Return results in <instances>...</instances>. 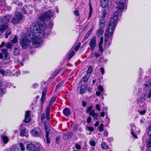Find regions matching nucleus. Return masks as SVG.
Masks as SVG:
<instances>
[{
    "label": "nucleus",
    "mask_w": 151,
    "mask_h": 151,
    "mask_svg": "<svg viewBox=\"0 0 151 151\" xmlns=\"http://www.w3.org/2000/svg\"><path fill=\"white\" fill-rule=\"evenodd\" d=\"M5 47L8 48H10L12 46V45L9 42H7L6 44H5Z\"/></svg>",
    "instance_id": "40"
},
{
    "label": "nucleus",
    "mask_w": 151,
    "mask_h": 151,
    "mask_svg": "<svg viewBox=\"0 0 151 151\" xmlns=\"http://www.w3.org/2000/svg\"><path fill=\"white\" fill-rule=\"evenodd\" d=\"M42 133V130L37 127L31 130L30 131L32 135L35 137H40Z\"/></svg>",
    "instance_id": "6"
},
{
    "label": "nucleus",
    "mask_w": 151,
    "mask_h": 151,
    "mask_svg": "<svg viewBox=\"0 0 151 151\" xmlns=\"http://www.w3.org/2000/svg\"><path fill=\"white\" fill-rule=\"evenodd\" d=\"M19 146L20 147L21 150L22 151H24L25 150V147L24 146L22 143L19 144Z\"/></svg>",
    "instance_id": "48"
},
{
    "label": "nucleus",
    "mask_w": 151,
    "mask_h": 151,
    "mask_svg": "<svg viewBox=\"0 0 151 151\" xmlns=\"http://www.w3.org/2000/svg\"><path fill=\"white\" fill-rule=\"evenodd\" d=\"M48 121H47V122H45L44 123L45 129L46 132V137L47 142V143H49L50 142V141L49 138V135L50 132V129L49 124L48 122Z\"/></svg>",
    "instance_id": "7"
},
{
    "label": "nucleus",
    "mask_w": 151,
    "mask_h": 151,
    "mask_svg": "<svg viewBox=\"0 0 151 151\" xmlns=\"http://www.w3.org/2000/svg\"><path fill=\"white\" fill-rule=\"evenodd\" d=\"M145 99L139 98L137 100L138 104L140 106L144 107V108H146V104L145 102Z\"/></svg>",
    "instance_id": "11"
},
{
    "label": "nucleus",
    "mask_w": 151,
    "mask_h": 151,
    "mask_svg": "<svg viewBox=\"0 0 151 151\" xmlns=\"http://www.w3.org/2000/svg\"><path fill=\"white\" fill-rule=\"evenodd\" d=\"M140 98L143 99H145L146 98V92L143 93L141 96Z\"/></svg>",
    "instance_id": "62"
},
{
    "label": "nucleus",
    "mask_w": 151,
    "mask_h": 151,
    "mask_svg": "<svg viewBox=\"0 0 151 151\" xmlns=\"http://www.w3.org/2000/svg\"><path fill=\"white\" fill-rule=\"evenodd\" d=\"M89 45L93 50L96 45V38L95 36L93 37L88 43Z\"/></svg>",
    "instance_id": "10"
},
{
    "label": "nucleus",
    "mask_w": 151,
    "mask_h": 151,
    "mask_svg": "<svg viewBox=\"0 0 151 151\" xmlns=\"http://www.w3.org/2000/svg\"><path fill=\"white\" fill-rule=\"evenodd\" d=\"M90 76V75L88 74H86L85 76L83 77V81L84 82H86L88 81Z\"/></svg>",
    "instance_id": "25"
},
{
    "label": "nucleus",
    "mask_w": 151,
    "mask_h": 151,
    "mask_svg": "<svg viewBox=\"0 0 151 151\" xmlns=\"http://www.w3.org/2000/svg\"><path fill=\"white\" fill-rule=\"evenodd\" d=\"M76 147L78 150H80L81 147L80 145L78 144H76Z\"/></svg>",
    "instance_id": "59"
},
{
    "label": "nucleus",
    "mask_w": 151,
    "mask_h": 151,
    "mask_svg": "<svg viewBox=\"0 0 151 151\" xmlns=\"http://www.w3.org/2000/svg\"><path fill=\"white\" fill-rule=\"evenodd\" d=\"M19 149L18 148L15 147H11L9 151H19Z\"/></svg>",
    "instance_id": "31"
},
{
    "label": "nucleus",
    "mask_w": 151,
    "mask_h": 151,
    "mask_svg": "<svg viewBox=\"0 0 151 151\" xmlns=\"http://www.w3.org/2000/svg\"><path fill=\"white\" fill-rule=\"evenodd\" d=\"M103 124L102 123L101 124L99 128V132H102L103 130Z\"/></svg>",
    "instance_id": "42"
},
{
    "label": "nucleus",
    "mask_w": 151,
    "mask_h": 151,
    "mask_svg": "<svg viewBox=\"0 0 151 151\" xmlns=\"http://www.w3.org/2000/svg\"><path fill=\"white\" fill-rule=\"evenodd\" d=\"M56 96H53L51 99L49 103V105H51L53 103V102L55 101V99L56 98Z\"/></svg>",
    "instance_id": "32"
},
{
    "label": "nucleus",
    "mask_w": 151,
    "mask_h": 151,
    "mask_svg": "<svg viewBox=\"0 0 151 151\" xmlns=\"http://www.w3.org/2000/svg\"><path fill=\"white\" fill-rule=\"evenodd\" d=\"M98 89L101 92H102L104 91L103 88L101 86H98Z\"/></svg>",
    "instance_id": "53"
},
{
    "label": "nucleus",
    "mask_w": 151,
    "mask_h": 151,
    "mask_svg": "<svg viewBox=\"0 0 151 151\" xmlns=\"http://www.w3.org/2000/svg\"><path fill=\"white\" fill-rule=\"evenodd\" d=\"M20 21L19 19H17L16 17H15L13 18L11 21L12 23L13 24H15L19 23Z\"/></svg>",
    "instance_id": "21"
},
{
    "label": "nucleus",
    "mask_w": 151,
    "mask_h": 151,
    "mask_svg": "<svg viewBox=\"0 0 151 151\" xmlns=\"http://www.w3.org/2000/svg\"><path fill=\"white\" fill-rule=\"evenodd\" d=\"M101 6L103 7H105L108 4L109 0H101Z\"/></svg>",
    "instance_id": "19"
},
{
    "label": "nucleus",
    "mask_w": 151,
    "mask_h": 151,
    "mask_svg": "<svg viewBox=\"0 0 151 151\" xmlns=\"http://www.w3.org/2000/svg\"><path fill=\"white\" fill-rule=\"evenodd\" d=\"M63 82H60V83H58L57 85V86H56V89H58V88H59L60 87V86H61L63 84Z\"/></svg>",
    "instance_id": "56"
},
{
    "label": "nucleus",
    "mask_w": 151,
    "mask_h": 151,
    "mask_svg": "<svg viewBox=\"0 0 151 151\" xmlns=\"http://www.w3.org/2000/svg\"><path fill=\"white\" fill-rule=\"evenodd\" d=\"M99 49L100 52L102 53L103 52V50L102 45H99Z\"/></svg>",
    "instance_id": "60"
},
{
    "label": "nucleus",
    "mask_w": 151,
    "mask_h": 151,
    "mask_svg": "<svg viewBox=\"0 0 151 151\" xmlns=\"http://www.w3.org/2000/svg\"><path fill=\"white\" fill-rule=\"evenodd\" d=\"M96 108L99 111L100 110V105L99 104H97L96 105Z\"/></svg>",
    "instance_id": "64"
},
{
    "label": "nucleus",
    "mask_w": 151,
    "mask_h": 151,
    "mask_svg": "<svg viewBox=\"0 0 151 151\" xmlns=\"http://www.w3.org/2000/svg\"><path fill=\"white\" fill-rule=\"evenodd\" d=\"M15 16L16 18L19 19L20 21H21L23 18L22 14L19 12H16L15 13Z\"/></svg>",
    "instance_id": "16"
},
{
    "label": "nucleus",
    "mask_w": 151,
    "mask_h": 151,
    "mask_svg": "<svg viewBox=\"0 0 151 151\" xmlns=\"http://www.w3.org/2000/svg\"><path fill=\"white\" fill-rule=\"evenodd\" d=\"M91 120V117L90 116H88L87 119V123H89Z\"/></svg>",
    "instance_id": "63"
},
{
    "label": "nucleus",
    "mask_w": 151,
    "mask_h": 151,
    "mask_svg": "<svg viewBox=\"0 0 151 151\" xmlns=\"http://www.w3.org/2000/svg\"><path fill=\"white\" fill-rule=\"evenodd\" d=\"M132 128L131 129V133L132 135L133 136V137H134V138H137V136L134 133V130H133L134 128H135V127L134 125L133 126H132Z\"/></svg>",
    "instance_id": "26"
},
{
    "label": "nucleus",
    "mask_w": 151,
    "mask_h": 151,
    "mask_svg": "<svg viewBox=\"0 0 151 151\" xmlns=\"http://www.w3.org/2000/svg\"><path fill=\"white\" fill-rule=\"evenodd\" d=\"M1 50L2 53H0V59H4L5 60H7V62H9L10 60V55L8 50L5 49H2Z\"/></svg>",
    "instance_id": "4"
},
{
    "label": "nucleus",
    "mask_w": 151,
    "mask_h": 151,
    "mask_svg": "<svg viewBox=\"0 0 151 151\" xmlns=\"http://www.w3.org/2000/svg\"><path fill=\"white\" fill-rule=\"evenodd\" d=\"M116 2L117 4L116 7L117 8L118 11H116L114 13L117 12L119 13V12H121L124 9V3L123 2L118 1H116Z\"/></svg>",
    "instance_id": "9"
},
{
    "label": "nucleus",
    "mask_w": 151,
    "mask_h": 151,
    "mask_svg": "<svg viewBox=\"0 0 151 151\" xmlns=\"http://www.w3.org/2000/svg\"><path fill=\"white\" fill-rule=\"evenodd\" d=\"M43 22V24L41 25L43 30H45V32L47 29H50L53 26V23L51 22L50 20H46L45 21H42Z\"/></svg>",
    "instance_id": "5"
},
{
    "label": "nucleus",
    "mask_w": 151,
    "mask_h": 151,
    "mask_svg": "<svg viewBox=\"0 0 151 151\" xmlns=\"http://www.w3.org/2000/svg\"><path fill=\"white\" fill-rule=\"evenodd\" d=\"M103 30L101 28H99L96 32V35L98 37H99L103 34Z\"/></svg>",
    "instance_id": "24"
},
{
    "label": "nucleus",
    "mask_w": 151,
    "mask_h": 151,
    "mask_svg": "<svg viewBox=\"0 0 151 151\" xmlns=\"http://www.w3.org/2000/svg\"><path fill=\"white\" fill-rule=\"evenodd\" d=\"M146 108H144V109L142 111H138L139 113L141 115H144V114L146 112Z\"/></svg>",
    "instance_id": "35"
},
{
    "label": "nucleus",
    "mask_w": 151,
    "mask_h": 151,
    "mask_svg": "<svg viewBox=\"0 0 151 151\" xmlns=\"http://www.w3.org/2000/svg\"><path fill=\"white\" fill-rule=\"evenodd\" d=\"M92 67L90 66H89L87 71V74H90L92 73Z\"/></svg>",
    "instance_id": "30"
},
{
    "label": "nucleus",
    "mask_w": 151,
    "mask_h": 151,
    "mask_svg": "<svg viewBox=\"0 0 151 151\" xmlns=\"http://www.w3.org/2000/svg\"><path fill=\"white\" fill-rule=\"evenodd\" d=\"M18 40V37L17 36H15L13 39L12 41V43H16L17 42Z\"/></svg>",
    "instance_id": "34"
},
{
    "label": "nucleus",
    "mask_w": 151,
    "mask_h": 151,
    "mask_svg": "<svg viewBox=\"0 0 151 151\" xmlns=\"http://www.w3.org/2000/svg\"><path fill=\"white\" fill-rule=\"evenodd\" d=\"M91 35V34L90 33V32H88L86 34L85 36L84 37V39H87L89 36L90 35Z\"/></svg>",
    "instance_id": "52"
},
{
    "label": "nucleus",
    "mask_w": 151,
    "mask_h": 151,
    "mask_svg": "<svg viewBox=\"0 0 151 151\" xmlns=\"http://www.w3.org/2000/svg\"><path fill=\"white\" fill-rule=\"evenodd\" d=\"M100 28L102 29L105 27V22L104 21L101 22L100 23Z\"/></svg>",
    "instance_id": "39"
},
{
    "label": "nucleus",
    "mask_w": 151,
    "mask_h": 151,
    "mask_svg": "<svg viewBox=\"0 0 151 151\" xmlns=\"http://www.w3.org/2000/svg\"><path fill=\"white\" fill-rule=\"evenodd\" d=\"M53 15V12L50 10L47 11L44 14H42L39 17L41 21H45L46 20L50 19L52 17Z\"/></svg>",
    "instance_id": "3"
},
{
    "label": "nucleus",
    "mask_w": 151,
    "mask_h": 151,
    "mask_svg": "<svg viewBox=\"0 0 151 151\" xmlns=\"http://www.w3.org/2000/svg\"><path fill=\"white\" fill-rule=\"evenodd\" d=\"M98 116V114L97 113H96L94 114L92 116L93 117V118L94 119H97Z\"/></svg>",
    "instance_id": "55"
},
{
    "label": "nucleus",
    "mask_w": 151,
    "mask_h": 151,
    "mask_svg": "<svg viewBox=\"0 0 151 151\" xmlns=\"http://www.w3.org/2000/svg\"><path fill=\"white\" fill-rule=\"evenodd\" d=\"M87 128L90 131L93 132L94 131V129L92 127H87Z\"/></svg>",
    "instance_id": "58"
},
{
    "label": "nucleus",
    "mask_w": 151,
    "mask_h": 151,
    "mask_svg": "<svg viewBox=\"0 0 151 151\" xmlns=\"http://www.w3.org/2000/svg\"><path fill=\"white\" fill-rule=\"evenodd\" d=\"M37 22H33L30 26V31L27 32V36L24 33L21 34L20 43L23 49L29 46L39 47L42 45V41L40 38L45 37L48 33Z\"/></svg>",
    "instance_id": "1"
},
{
    "label": "nucleus",
    "mask_w": 151,
    "mask_h": 151,
    "mask_svg": "<svg viewBox=\"0 0 151 151\" xmlns=\"http://www.w3.org/2000/svg\"><path fill=\"white\" fill-rule=\"evenodd\" d=\"M92 106H90L89 107H88L86 110V112L87 113H89L92 110Z\"/></svg>",
    "instance_id": "43"
},
{
    "label": "nucleus",
    "mask_w": 151,
    "mask_h": 151,
    "mask_svg": "<svg viewBox=\"0 0 151 151\" xmlns=\"http://www.w3.org/2000/svg\"><path fill=\"white\" fill-rule=\"evenodd\" d=\"M0 28V31L3 32L8 27V24H2Z\"/></svg>",
    "instance_id": "20"
},
{
    "label": "nucleus",
    "mask_w": 151,
    "mask_h": 151,
    "mask_svg": "<svg viewBox=\"0 0 151 151\" xmlns=\"http://www.w3.org/2000/svg\"><path fill=\"white\" fill-rule=\"evenodd\" d=\"M73 134L71 132H69L66 134H63V137L64 139H68L70 138L73 136Z\"/></svg>",
    "instance_id": "14"
},
{
    "label": "nucleus",
    "mask_w": 151,
    "mask_h": 151,
    "mask_svg": "<svg viewBox=\"0 0 151 151\" xmlns=\"http://www.w3.org/2000/svg\"><path fill=\"white\" fill-rule=\"evenodd\" d=\"M103 41V37H101L100 39V41L99 43V45H102Z\"/></svg>",
    "instance_id": "54"
},
{
    "label": "nucleus",
    "mask_w": 151,
    "mask_h": 151,
    "mask_svg": "<svg viewBox=\"0 0 151 151\" xmlns=\"http://www.w3.org/2000/svg\"><path fill=\"white\" fill-rule=\"evenodd\" d=\"M100 70L101 72V74L103 75L104 73V69L103 68L101 67L100 68Z\"/></svg>",
    "instance_id": "61"
},
{
    "label": "nucleus",
    "mask_w": 151,
    "mask_h": 151,
    "mask_svg": "<svg viewBox=\"0 0 151 151\" xmlns=\"http://www.w3.org/2000/svg\"><path fill=\"white\" fill-rule=\"evenodd\" d=\"M118 17V13L116 12L114 13L113 17L111 18L108 24V27L106 30L105 33L104 43L106 44L107 42L108 47L110 45L111 43V37L112 36L114 31L115 29L117 22Z\"/></svg>",
    "instance_id": "2"
},
{
    "label": "nucleus",
    "mask_w": 151,
    "mask_h": 151,
    "mask_svg": "<svg viewBox=\"0 0 151 151\" xmlns=\"http://www.w3.org/2000/svg\"><path fill=\"white\" fill-rule=\"evenodd\" d=\"M50 107L49 106H47L46 109L45 114H46V117L47 121H49V114L50 113Z\"/></svg>",
    "instance_id": "17"
},
{
    "label": "nucleus",
    "mask_w": 151,
    "mask_h": 151,
    "mask_svg": "<svg viewBox=\"0 0 151 151\" xmlns=\"http://www.w3.org/2000/svg\"><path fill=\"white\" fill-rule=\"evenodd\" d=\"M10 15H7L4 16L3 18L0 19V25L2 24H8V22L11 18Z\"/></svg>",
    "instance_id": "8"
},
{
    "label": "nucleus",
    "mask_w": 151,
    "mask_h": 151,
    "mask_svg": "<svg viewBox=\"0 0 151 151\" xmlns=\"http://www.w3.org/2000/svg\"><path fill=\"white\" fill-rule=\"evenodd\" d=\"M11 33V31L10 29H8L6 32L5 34V38H7L9 35H10Z\"/></svg>",
    "instance_id": "33"
},
{
    "label": "nucleus",
    "mask_w": 151,
    "mask_h": 151,
    "mask_svg": "<svg viewBox=\"0 0 151 151\" xmlns=\"http://www.w3.org/2000/svg\"><path fill=\"white\" fill-rule=\"evenodd\" d=\"M26 132V129H23L21 130V132L20 134V135L21 136H24L25 134V132Z\"/></svg>",
    "instance_id": "37"
},
{
    "label": "nucleus",
    "mask_w": 151,
    "mask_h": 151,
    "mask_svg": "<svg viewBox=\"0 0 151 151\" xmlns=\"http://www.w3.org/2000/svg\"><path fill=\"white\" fill-rule=\"evenodd\" d=\"M47 88L46 87L45 88L42 93V96H45V95L47 93Z\"/></svg>",
    "instance_id": "45"
},
{
    "label": "nucleus",
    "mask_w": 151,
    "mask_h": 151,
    "mask_svg": "<svg viewBox=\"0 0 151 151\" xmlns=\"http://www.w3.org/2000/svg\"><path fill=\"white\" fill-rule=\"evenodd\" d=\"M45 118V116L44 114H41V118L42 122H44V119Z\"/></svg>",
    "instance_id": "51"
},
{
    "label": "nucleus",
    "mask_w": 151,
    "mask_h": 151,
    "mask_svg": "<svg viewBox=\"0 0 151 151\" xmlns=\"http://www.w3.org/2000/svg\"><path fill=\"white\" fill-rule=\"evenodd\" d=\"M4 143H7L9 141V138L7 137L3 136L2 137Z\"/></svg>",
    "instance_id": "28"
},
{
    "label": "nucleus",
    "mask_w": 151,
    "mask_h": 151,
    "mask_svg": "<svg viewBox=\"0 0 151 151\" xmlns=\"http://www.w3.org/2000/svg\"><path fill=\"white\" fill-rule=\"evenodd\" d=\"M81 45V43L80 42H79L77 45L74 48V50L75 51H77L79 48L80 47Z\"/></svg>",
    "instance_id": "38"
},
{
    "label": "nucleus",
    "mask_w": 151,
    "mask_h": 151,
    "mask_svg": "<svg viewBox=\"0 0 151 151\" xmlns=\"http://www.w3.org/2000/svg\"><path fill=\"white\" fill-rule=\"evenodd\" d=\"M89 143L92 146H94L96 145V142L95 141L93 140H90L89 141Z\"/></svg>",
    "instance_id": "44"
},
{
    "label": "nucleus",
    "mask_w": 151,
    "mask_h": 151,
    "mask_svg": "<svg viewBox=\"0 0 151 151\" xmlns=\"http://www.w3.org/2000/svg\"><path fill=\"white\" fill-rule=\"evenodd\" d=\"M101 146L103 149H107L109 148L108 146L104 142H103L101 143Z\"/></svg>",
    "instance_id": "27"
},
{
    "label": "nucleus",
    "mask_w": 151,
    "mask_h": 151,
    "mask_svg": "<svg viewBox=\"0 0 151 151\" xmlns=\"http://www.w3.org/2000/svg\"><path fill=\"white\" fill-rule=\"evenodd\" d=\"M144 81L145 82V83L144 84V89L147 90L150 88V86L151 84H148L147 81Z\"/></svg>",
    "instance_id": "23"
},
{
    "label": "nucleus",
    "mask_w": 151,
    "mask_h": 151,
    "mask_svg": "<svg viewBox=\"0 0 151 151\" xmlns=\"http://www.w3.org/2000/svg\"><path fill=\"white\" fill-rule=\"evenodd\" d=\"M70 112L69 109L67 108H65L63 111V114L66 116H68L70 115Z\"/></svg>",
    "instance_id": "15"
},
{
    "label": "nucleus",
    "mask_w": 151,
    "mask_h": 151,
    "mask_svg": "<svg viewBox=\"0 0 151 151\" xmlns=\"http://www.w3.org/2000/svg\"><path fill=\"white\" fill-rule=\"evenodd\" d=\"M30 111H26L25 114V122L26 123L29 122L31 121V118L30 116Z\"/></svg>",
    "instance_id": "12"
},
{
    "label": "nucleus",
    "mask_w": 151,
    "mask_h": 151,
    "mask_svg": "<svg viewBox=\"0 0 151 151\" xmlns=\"http://www.w3.org/2000/svg\"><path fill=\"white\" fill-rule=\"evenodd\" d=\"M14 55H17L19 54L20 51L19 49L17 48H15L14 51Z\"/></svg>",
    "instance_id": "29"
},
{
    "label": "nucleus",
    "mask_w": 151,
    "mask_h": 151,
    "mask_svg": "<svg viewBox=\"0 0 151 151\" xmlns=\"http://www.w3.org/2000/svg\"><path fill=\"white\" fill-rule=\"evenodd\" d=\"M74 14L76 16H79V11L78 10H76L73 12Z\"/></svg>",
    "instance_id": "50"
},
{
    "label": "nucleus",
    "mask_w": 151,
    "mask_h": 151,
    "mask_svg": "<svg viewBox=\"0 0 151 151\" xmlns=\"http://www.w3.org/2000/svg\"><path fill=\"white\" fill-rule=\"evenodd\" d=\"M26 148L28 150L34 151L35 149V145L30 143L27 145Z\"/></svg>",
    "instance_id": "13"
},
{
    "label": "nucleus",
    "mask_w": 151,
    "mask_h": 151,
    "mask_svg": "<svg viewBox=\"0 0 151 151\" xmlns=\"http://www.w3.org/2000/svg\"><path fill=\"white\" fill-rule=\"evenodd\" d=\"M86 89H84L83 88V86H82L80 88V93L81 94H83V93L85 91Z\"/></svg>",
    "instance_id": "49"
},
{
    "label": "nucleus",
    "mask_w": 151,
    "mask_h": 151,
    "mask_svg": "<svg viewBox=\"0 0 151 151\" xmlns=\"http://www.w3.org/2000/svg\"><path fill=\"white\" fill-rule=\"evenodd\" d=\"M95 111L94 110H92L89 113V115L92 116L95 113Z\"/></svg>",
    "instance_id": "57"
},
{
    "label": "nucleus",
    "mask_w": 151,
    "mask_h": 151,
    "mask_svg": "<svg viewBox=\"0 0 151 151\" xmlns=\"http://www.w3.org/2000/svg\"><path fill=\"white\" fill-rule=\"evenodd\" d=\"M146 145L147 147V151H151V140L149 139L147 141Z\"/></svg>",
    "instance_id": "18"
},
{
    "label": "nucleus",
    "mask_w": 151,
    "mask_h": 151,
    "mask_svg": "<svg viewBox=\"0 0 151 151\" xmlns=\"http://www.w3.org/2000/svg\"><path fill=\"white\" fill-rule=\"evenodd\" d=\"M0 73L3 76H7V72L3 70L2 69L0 70Z\"/></svg>",
    "instance_id": "36"
},
{
    "label": "nucleus",
    "mask_w": 151,
    "mask_h": 151,
    "mask_svg": "<svg viewBox=\"0 0 151 151\" xmlns=\"http://www.w3.org/2000/svg\"><path fill=\"white\" fill-rule=\"evenodd\" d=\"M89 11L88 19H89L91 17L93 9L91 4L90 3L89 4Z\"/></svg>",
    "instance_id": "22"
},
{
    "label": "nucleus",
    "mask_w": 151,
    "mask_h": 151,
    "mask_svg": "<svg viewBox=\"0 0 151 151\" xmlns=\"http://www.w3.org/2000/svg\"><path fill=\"white\" fill-rule=\"evenodd\" d=\"M102 15H101V17L102 18H104L106 16V11L105 10H103L102 11Z\"/></svg>",
    "instance_id": "41"
},
{
    "label": "nucleus",
    "mask_w": 151,
    "mask_h": 151,
    "mask_svg": "<svg viewBox=\"0 0 151 151\" xmlns=\"http://www.w3.org/2000/svg\"><path fill=\"white\" fill-rule=\"evenodd\" d=\"M75 54V52L73 50L71 51L69 53V58H71Z\"/></svg>",
    "instance_id": "47"
},
{
    "label": "nucleus",
    "mask_w": 151,
    "mask_h": 151,
    "mask_svg": "<svg viewBox=\"0 0 151 151\" xmlns=\"http://www.w3.org/2000/svg\"><path fill=\"white\" fill-rule=\"evenodd\" d=\"M45 99V96H42L41 99V104L42 105H43Z\"/></svg>",
    "instance_id": "46"
}]
</instances>
